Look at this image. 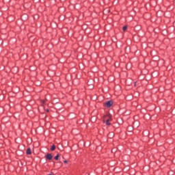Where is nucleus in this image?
<instances>
[{"label": "nucleus", "instance_id": "obj_13", "mask_svg": "<svg viewBox=\"0 0 175 175\" xmlns=\"http://www.w3.org/2000/svg\"><path fill=\"white\" fill-rule=\"evenodd\" d=\"M53 173H51V174H49V175H53Z\"/></svg>", "mask_w": 175, "mask_h": 175}, {"label": "nucleus", "instance_id": "obj_2", "mask_svg": "<svg viewBox=\"0 0 175 175\" xmlns=\"http://www.w3.org/2000/svg\"><path fill=\"white\" fill-rule=\"evenodd\" d=\"M104 105L105 106V107H111V106H113V101H107L104 104Z\"/></svg>", "mask_w": 175, "mask_h": 175}, {"label": "nucleus", "instance_id": "obj_7", "mask_svg": "<svg viewBox=\"0 0 175 175\" xmlns=\"http://www.w3.org/2000/svg\"><path fill=\"white\" fill-rule=\"evenodd\" d=\"M54 150H55V146L53 145L51 148V151H54Z\"/></svg>", "mask_w": 175, "mask_h": 175}, {"label": "nucleus", "instance_id": "obj_12", "mask_svg": "<svg viewBox=\"0 0 175 175\" xmlns=\"http://www.w3.org/2000/svg\"><path fill=\"white\" fill-rule=\"evenodd\" d=\"M46 111L49 112V109H46Z\"/></svg>", "mask_w": 175, "mask_h": 175}, {"label": "nucleus", "instance_id": "obj_1", "mask_svg": "<svg viewBox=\"0 0 175 175\" xmlns=\"http://www.w3.org/2000/svg\"><path fill=\"white\" fill-rule=\"evenodd\" d=\"M110 121H111V116H105L103 118V122H105L106 125H110Z\"/></svg>", "mask_w": 175, "mask_h": 175}, {"label": "nucleus", "instance_id": "obj_11", "mask_svg": "<svg viewBox=\"0 0 175 175\" xmlns=\"http://www.w3.org/2000/svg\"><path fill=\"white\" fill-rule=\"evenodd\" d=\"M64 163H68V160H65V161H64Z\"/></svg>", "mask_w": 175, "mask_h": 175}, {"label": "nucleus", "instance_id": "obj_8", "mask_svg": "<svg viewBox=\"0 0 175 175\" xmlns=\"http://www.w3.org/2000/svg\"><path fill=\"white\" fill-rule=\"evenodd\" d=\"M126 29H127L126 26L123 27V31H126Z\"/></svg>", "mask_w": 175, "mask_h": 175}, {"label": "nucleus", "instance_id": "obj_5", "mask_svg": "<svg viewBox=\"0 0 175 175\" xmlns=\"http://www.w3.org/2000/svg\"><path fill=\"white\" fill-rule=\"evenodd\" d=\"M32 153V152L31 151V148H28L27 150V155H31V154Z\"/></svg>", "mask_w": 175, "mask_h": 175}, {"label": "nucleus", "instance_id": "obj_9", "mask_svg": "<svg viewBox=\"0 0 175 175\" xmlns=\"http://www.w3.org/2000/svg\"><path fill=\"white\" fill-rule=\"evenodd\" d=\"M104 12H107L108 13H109L110 12V10H105Z\"/></svg>", "mask_w": 175, "mask_h": 175}, {"label": "nucleus", "instance_id": "obj_6", "mask_svg": "<svg viewBox=\"0 0 175 175\" xmlns=\"http://www.w3.org/2000/svg\"><path fill=\"white\" fill-rule=\"evenodd\" d=\"M54 158L55 161H58V159L59 158V154H57Z\"/></svg>", "mask_w": 175, "mask_h": 175}, {"label": "nucleus", "instance_id": "obj_3", "mask_svg": "<svg viewBox=\"0 0 175 175\" xmlns=\"http://www.w3.org/2000/svg\"><path fill=\"white\" fill-rule=\"evenodd\" d=\"M46 159H48L49 161H51L53 159V155H51V154L49 153L46 154Z\"/></svg>", "mask_w": 175, "mask_h": 175}, {"label": "nucleus", "instance_id": "obj_4", "mask_svg": "<svg viewBox=\"0 0 175 175\" xmlns=\"http://www.w3.org/2000/svg\"><path fill=\"white\" fill-rule=\"evenodd\" d=\"M108 137H109V139H111V137H114V133H110L108 135Z\"/></svg>", "mask_w": 175, "mask_h": 175}, {"label": "nucleus", "instance_id": "obj_10", "mask_svg": "<svg viewBox=\"0 0 175 175\" xmlns=\"http://www.w3.org/2000/svg\"><path fill=\"white\" fill-rule=\"evenodd\" d=\"M46 103V100H42V105H44V103Z\"/></svg>", "mask_w": 175, "mask_h": 175}]
</instances>
